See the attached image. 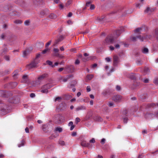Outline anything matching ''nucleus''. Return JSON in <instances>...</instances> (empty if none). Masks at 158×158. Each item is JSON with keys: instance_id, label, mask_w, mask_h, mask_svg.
<instances>
[{"instance_id": "nucleus-57", "label": "nucleus", "mask_w": 158, "mask_h": 158, "mask_svg": "<svg viewBox=\"0 0 158 158\" xmlns=\"http://www.w3.org/2000/svg\"><path fill=\"white\" fill-rule=\"evenodd\" d=\"M59 144L61 145H65L64 142L63 141L60 140L59 142Z\"/></svg>"}, {"instance_id": "nucleus-47", "label": "nucleus", "mask_w": 158, "mask_h": 158, "mask_svg": "<svg viewBox=\"0 0 158 158\" xmlns=\"http://www.w3.org/2000/svg\"><path fill=\"white\" fill-rule=\"evenodd\" d=\"M92 146V144H90L89 143H87L86 147H87L88 148H91Z\"/></svg>"}, {"instance_id": "nucleus-2", "label": "nucleus", "mask_w": 158, "mask_h": 158, "mask_svg": "<svg viewBox=\"0 0 158 158\" xmlns=\"http://www.w3.org/2000/svg\"><path fill=\"white\" fill-rule=\"evenodd\" d=\"M39 62L40 60H34L30 64L27 65V67L29 69L36 68L37 67V64Z\"/></svg>"}, {"instance_id": "nucleus-31", "label": "nucleus", "mask_w": 158, "mask_h": 158, "mask_svg": "<svg viewBox=\"0 0 158 158\" xmlns=\"http://www.w3.org/2000/svg\"><path fill=\"white\" fill-rule=\"evenodd\" d=\"M16 3L17 4H18L20 5H22V3L24 4V2L23 0H19L16 1Z\"/></svg>"}, {"instance_id": "nucleus-9", "label": "nucleus", "mask_w": 158, "mask_h": 158, "mask_svg": "<svg viewBox=\"0 0 158 158\" xmlns=\"http://www.w3.org/2000/svg\"><path fill=\"white\" fill-rule=\"evenodd\" d=\"M121 96L118 95H114L113 97V100L115 102H120L121 100Z\"/></svg>"}, {"instance_id": "nucleus-64", "label": "nucleus", "mask_w": 158, "mask_h": 158, "mask_svg": "<svg viewBox=\"0 0 158 158\" xmlns=\"http://www.w3.org/2000/svg\"><path fill=\"white\" fill-rule=\"evenodd\" d=\"M155 35L158 37V28H156L155 30Z\"/></svg>"}, {"instance_id": "nucleus-62", "label": "nucleus", "mask_w": 158, "mask_h": 158, "mask_svg": "<svg viewBox=\"0 0 158 158\" xmlns=\"http://www.w3.org/2000/svg\"><path fill=\"white\" fill-rule=\"evenodd\" d=\"M51 42V40H50L45 45L46 48H48V47L50 44Z\"/></svg>"}, {"instance_id": "nucleus-63", "label": "nucleus", "mask_w": 158, "mask_h": 158, "mask_svg": "<svg viewBox=\"0 0 158 158\" xmlns=\"http://www.w3.org/2000/svg\"><path fill=\"white\" fill-rule=\"evenodd\" d=\"M95 8V6L93 4H91L90 5V9L91 10H94Z\"/></svg>"}, {"instance_id": "nucleus-22", "label": "nucleus", "mask_w": 158, "mask_h": 158, "mask_svg": "<svg viewBox=\"0 0 158 158\" xmlns=\"http://www.w3.org/2000/svg\"><path fill=\"white\" fill-rule=\"evenodd\" d=\"M48 10L47 9H45L44 10H42L40 13L41 15L44 16L46 14L47 12H48Z\"/></svg>"}, {"instance_id": "nucleus-58", "label": "nucleus", "mask_w": 158, "mask_h": 158, "mask_svg": "<svg viewBox=\"0 0 158 158\" xmlns=\"http://www.w3.org/2000/svg\"><path fill=\"white\" fill-rule=\"evenodd\" d=\"M108 106L110 107H113L114 104L112 102H109L108 104Z\"/></svg>"}, {"instance_id": "nucleus-27", "label": "nucleus", "mask_w": 158, "mask_h": 158, "mask_svg": "<svg viewBox=\"0 0 158 158\" xmlns=\"http://www.w3.org/2000/svg\"><path fill=\"white\" fill-rule=\"evenodd\" d=\"M77 82L76 81L73 80L71 81L70 82V86L73 87L76 85Z\"/></svg>"}, {"instance_id": "nucleus-46", "label": "nucleus", "mask_w": 158, "mask_h": 158, "mask_svg": "<svg viewBox=\"0 0 158 158\" xmlns=\"http://www.w3.org/2000/svg\"><path fill=\"white\" fill-rule=\"evenodd\" d=\"M6 94L8 95V97H11L12 96V93L11 91L6 92Z\"/></svg>"}, {"instance_id": "nucleus-11", "label": "nucleus", "mask_w": 158, "mask_h": 158, "mask_svg": "<svg viewBox=\"0 0 158 158\" xmlns=\"http://www.w3.org/2000/svg\"><path fill=\"white\" fill-rule=\"evenodd\" d=\"M93 119L94 121L98 122H102L103 121L102 117L99 116H95L93 117Z\"/></svg>"}, {"instance_id": "nucleus-7", "label": "nucleus", "mask_w": 158, "mask_h": 158, "mask_svg": "<svg viewBox=\"0 0 158 158\" xmlns=\"http://www.w3.org/2000/svg\"><path fill=\"white\" fill-rule=\"evenodd\" d=\"M125 29L123 27H121L120 29L116 30L114 32V34L116 35L117 37H118L124 31Z\"/></svg>"}, {"instance_id": "nucleus-50", "label": "nucleus", "mask_w": 158, "mask_h": 158, "mask_svg": "<svg viewBox=\"0 0 158 158\" xmlns=\"http://www.w3.org/2000/svg\"><path fill=\"white\" fill-rule=\"evenodd\" d=\"M93 77V76L92 75H88L87 76V78L88 80H91Z\"/></svg>"}, {"instance_id": "nucleus-59", "label": "nucleus", "mask_w": 158, "mask_h": 158, "mask_svg": "<svg viewBox=\"0 0 158 158\" xmlns=\"http://www.w3.org/2000/svg\"><path fill=\"white\" fill-rule=\"evenodd\" d=\"M141 30V27L137 28L134 30V32H138L139 31Z\"/></svg>"}, {"instance_id": "nucleus-19", "label": "nucleus", "mask_w": 158, "mask_h": 158, "mask_svg": "<svg viewBox=\"0 0 158 158\" xmlns=\"http://www.w3.org/2000/svg\"><path fill=\"white\" fill-rule=\"evenodd\" d=\"M86 109V107L84 106H81L77 107L76 109V111H78L80 110H84Z\"/></svg>"}, {"instance_id": "nucleus-29", "label": "nucleus", "mask_w": 158, "mask_h": 158, "mask_svg": "<svg viewBox=\"0 0 158 158\" xmlns=\"http://www.w3.org/2000/svg\"><path fill=\"white\" fill-rule=\"evenodd\" d=\"M156 106V104L155 103H151L148 104L147 105L148 108L154 107Z\"/></svg>"}, {"instance_id": "nucleus-33", "label": "nucleus", "mask_w": 158, "mask_h": 158, "mask_svg": "<svg viewBox=\"0 0 158 158\" xmlns=\"http://www.w3.org/2000/svg\"><path fill=\"white\" fill-rule=\"evenodd\" d=\"M123 122L124 123H127L128 118L127 117H124L123 116Z\"/></svg>"}, {"instance_id": "nucleus-41", "label": "nucleus", "mask_w": 158, "mask_h": 158, "mask_svg": "<svg viewBox=\"0 0 158 158\" xmlns=\"http://www.w3.org/2000/svg\"><path fill=\"white\" fill-rule=\"evenodd\" d=\"M30 23V22L29 20H27L25 21L24 22V24L26 26H29Z\"/></svg>"}, {"instance_id": "nucleus-25", "label": "nucleus", "mask_w": 158, "mask_h": 158, "mask_svg": "<svg viewBox=\"0 0 158 158\" xmlns=\"http://www.w3.org/2000/svg\"><path fill=\"white\" fill-rule=\"evenodd\" d=\"M110 94V90L109 89L105 90L102 92V94L106 96L108 94Z\"/></svg>"}, {"instance_id": "nucleus-43", "label": "nucleus", "mask_w": 158, "mask_h": 158, "mask_svg": "<svg viewBox=\"0 0 158 158\" xmlns=\"http://www.w3.org/2000/svg\"><path fill=\"white\" fill-rule=\"evenodd\" d=\"M22 21L21 20H16L14 21V23L17 24H20L22 23Z\"/></svg>"}, {"instance_id": "nucleus-10", "label": "nucleus", "mask_w": 158, "mask_h": 158, "mask_svg": "<svg viewBox=\"0 0 158 158\" xmlns=\"http://www.w3.org/2000/svg\"><path fill=\"white\" fill-rule=\"evenodd\" d=\"M65 38L64 36L61 35H60L58 39L55 40L54 44L55 45L58 43L59 42L63 40Z\"/></svg>"}, {"instance_id": "nucleus-32", "label": "nucleus", "mask_w": 158, "mask_h": 158, "mask_svg": "<svg viewBox=\"0 0 158 158\" xmlns=\"http://www.w3.org/2000/svg\"><path fill=\"white\" fill-rule=\"evenodd\" d=\"M50 49L48 48H46L43 50L42 52V53L43 54H45L48 52H49Z\"/></svg>"}, {"instance_id": "nucleus-51", "label": "nucleus", "mask_w": 158, "mask_h": 158, "mask_svg": "<svg viewBox=\"0 0 158 158\" xmlns=\"http://www.w3.org/2000/svg\"><path fill=\"white\" fill-rule=\"evenodd\" d=\"M4 58L7 61H9L10 60V57L8 55H5L4 56Z\"/></svg>"}, {"instance_id": "nucleus-40", "label": "nucleus", "mask_w": 158, "mask_h": 158, "mask_svg": "<svg viewBox=\"0 0 158 158\" xmlns=\"http://www.w3.org/2000/svg\"><path fill=\"white\" fill-rule=\"evenodd\" d=\"M9 15L11 16H13L16 15V13L15 11L13 10V11H11L9 13Z\"/></svg>"}, {"instance_id": "nucleus-37", "label": "nucleus", "mask_w": 158, "mask_h": 158, "mask_svg": "<svg viewBox=\"0 0 158 158\" xmlns=\"http://www.w3.org/2000/svg\"><path fill=\"white\" fill-rule=\"evenodd\" d=\"M86 142L85 140L82 141L81 143V145L84 147H86Z\"/></svg>"}, {"instance_id": "nucleus-12", "label": "nucleus", "mask_w": 158, "mask_h": 158, "mask_svg": "<svg viewBox=\"0 0 158 158\" xmlns=\"http://www.w3.org/2000/svg\"><path fill=\"white\" fill-rule=\"evenodd\" d=\"M0 96L4 98H8V95L6 94V91L0 90Z\"/></svg>"}, {"instance_id": "nucleus-1", "label": "nucleus", "mask_w": 158, "mask_h": 158, "mask_svg": "<svg viewBox=\"0 0 158 158\" xmlns=\"http://www.w3.org/2000/svg\"><path fill=\"white\" fill-rule=\"evenodd\" d=\"M114 40V36L111 35L107 36L105 40L103 42L104 45L110 44H112Z\"/></svg>"}, {"instance_id": "nucleus-20", "label": "nucleus", "mask_w": 158, "mask_h": 158, "mask_svg": "<svg viewBox=\"0 0 158 158\" xmlns=\"http://www.w3.org/2000/svg\"><path fill=\"white\" fill-rule=\"evenodd\" d=\"M133 88H135L140 85V83L139 82L136 81L135 80L134 81V82L133 83Z\"/></svg>"}, {"instance_id": "nucleus-26", "label": "nucleus", "mask_w": 158, "mask_h": 158, "mask_svg": "<svg viewBox=\"0 0 158 158\" xmlns=\"http://www.w3.org/2000/svg\"><path fill=\"white\" fill-rule=\"evenodd\" d=\"M21 143H20L18 145V147H20L22 146H24L25 143V141L24 139H22L21 141Z\"/></svg>"}, {"instance_id": "nucleus-6", "label": "nucleus", "mask_w": 158, "mask_h": 158, "mask_svg": "<svg viewBox=\"0 0 158 158\" xmlns=\"http://www.w3.org/2000/svg\"><path fill=\"white\" fill-rule=\"evenodd\" d=\"M119 61V59L118 56L115 55L113 56V65L114 66H117Z\"/></svg>"}, {"instance_id": "nucleus-61", "label": "nucleus", "mask_w": 158, "mask_h": 158, "mask_svg": "<svg viewBox=\"0 0 158 158\" xmlns=\"http://www.w3.org/2000/svg\"><path fill=\"white\" fill-rule=\"evenodd\" d=\"M62 99V98L61 97H58L56 98L55 101H58L59 102H60V100Z\"/></svg>"}, {"instance_id": "nucleus-55", "label": "nucleus", "mask_w": 158, "mask_h": 158, "mask_svg": "<svg viewBox=\"0 0 158 158\" xmlns=\"http://www.w3.org/2000/svg\"><path fill=\"white\" fill-rule=\"evenodd\" d=\"M153 83L156 85H158V78H156L153 81Z\"/></svg>"}, {"instance_id": "nucleus-16", "label": "nucleus", "mask_w": 158, "mask_h": 158, "mask_svg": "<svg viewBox=\"0 0 158 158\" xmlns=\"http://www.w3.org/2000/svg\"><path fill=\"white\" fill-rule=\"evenodd\" d=\"M12 7V5L10 4H9L5 6L4 7V10L5 11H7Z\"/></svg>"}, {"instance_id": "nucleus-5", "label": "nucleus", "mask_w": 158, "mask_h": 158, "mask_svg": "<svg viewBox=\"0 0 158 158\" xmlns=\"http://www.w3.org/2000/svg\"><path fill=\"white\" fill-rule=\"evenodd\" d=\"M56 118L55 123L57 124H60L63 122L64 117L60 114H58Z\"/></svg>"}, {"instance_id": "nucleus-56", "label": "nucleus", "mask_w": 158, "mask_h": 158, "mask_svg": "<svg viewBox=\"0 0 158 158\" xmlns=\"http://www.w3.org/2000/svg\"><path fill=\"white\" fill-rule=\"evenodd\" d=\"M136 36V37H132L131 38V40L133 41H136V39H137Z\"/></svg>"}, {"instance_id": "nucleus-38", "label": "nucleus", "mask_w": 158, "mask_h": 158, "mask_svg": "<svg viewBox=\"0 0 158 158\" xmlns=\"http://www.w3.org/2000/svg\"><path fill=\"white\" fill-rule=\"evenodd\" d=\"M142 52L143 53L146 54L148 52V50L147 48H145L142 50Z\"/></svg>"}, {"instance_id": "nucleus-49", "label": "nucleus", "mask_w": 158, "mask_h": 158, "mask_svg": "<svg viewBox=\"0 0 158 158\" xmlns=\"http://www.w3.org/2000/svg\"><path fill=\"white\" fill-rule=\"evenodd\" d=\"M41 90V92L43 93L47 94L48 93V90L45 89H42Z\"/></svg>"}, {"instance_id": "nucleus-14", "label": "nucleus", "mask_w": 158, "mask_h": 158, "mask_svg": "<svg viewBox=\"0 0 158 158\" xmlns=\"http://www.w3.org/2000/svg\"><path fill=\"white\" fill-rule=\"evenodd\" d=\"M52 85L50 83L47 84L45 85H43L42 87V89H45L48 90L49 89H50L52 87Z\"/></svg>"}, {"instance_id": "nucleus-53", "label": "nucleus", "mask_w": 158, "mask_h": 158, "mask_svg": "<svg viewBox=\"0 0 158 158\" xmlns=\"http://www.w3.org/2000/svg\"><path fill=\"white\" fill-rule=\"evenodd\" d=\"M150 7H148L146 9L144 10V12L145 13H148L150 12Z\"/></svg>"}, {"instance_id": "nucleus-30", "label": "nucleus", "mask_w": 158, "mask_h": 158, "mask_svg": "<svg viewBox=\"0 0 158 158\" xmlns=\"http://www.w3.org/2000/svg\"><path fill=\"white\" fill-rule=\"evenodd\" d=\"M152 36L151 35H146L144 36V40H148L151 39Z\"/></svg>"}, {"instance_id": "nucleus-4", "label": "nucleus", "mask_w": 158, "mask_h": 158, "mask_svg": "<svg viewBox=\"0 0 158 158\" xmlns=\"http://www.w3.org/2000/svg\"><path fill=\"white\" fill-rule=\"evenodd\" d=\"M16 82H10L4 85V88L7 89H13L15 88L17 85Z\"/></svg>"}, {"instance_id": "nucleus-45", "label": "nucleus", "mask_w": 158, "mask_h": 158, "mask_svg": "<svg viewBox=\"0 0 158 158\" xmlns=\"http://www.w3.org/2000/svg\"><path fill=\"white\" fill-rule=\"evenodd\" d=\"M46 63L48 64L51 66L52 67V66L53 65L52 62L50 60H48L46 61Z\"/></svg>"}, {"instance_id": "nucleus-23", "label": "nucleus", "mask_w": 158, "mask_h": 158, "mask_svg": "<svg viewBox=\"0 0 158 158\" xmlns=\"http://www.w3.org/2000/svg\"><path fill=\"white\" fill-rule=\"evenodd\" d=\"M6 113V109L2 108L0 110V114L1 115H4Z\"/></svg>"}, {"instance_id": "nucleus-24", "label": "nucleus", "mask_w": 158, "mask_h": 158, "mask_svg": "<svg viewBox=\"0 0 158 158\" xmlns=\"http://www.w3.org/2000/svg\"><path fill=\"white\" fill-rule=\"evenodd\" d=\"M48 17L49 18L52 19H55L57 18L56 15L53 13L51 14Z\"/></svg>"}, {"instance_id": "nucleus-54", "label": "nucleus", "mask_w": 158, "mask_h": 158, "mask_svg": "<svg viewBox=\"0 0 158 158\" xmlns=\"http://www.w3.org/2000/svg\"><path fill=\"white\" fill-rule=\"evenodd\" d=\"M40 53H38L36 54V57L35 59H34L35 60H39L37 59L38 58L40 57Z\"/></svg>"}, {"instance_id": "nucleus-18", "label": "nucleus", "mask_w": 158, "mask_h": 158, "mask_svg": "<svg viewBox=\"0 0 158 158\" xmlns=\"http://www.w3.org/2000/svg\"><path fill=\"white\" fill-rule=\"evenodd\" d=\"M139 96L141 99L144 100L147 98L148 95L147 93H144L139 95Z\"/></svg>"}, {"instance_id": "nucleus-44", "label": "nucleus", "mask_w": 158, "mask_h": 158, "mask_svg": "<svg viewBox=\"0 0 158 158\" xmlns=\"http://www.w3.org/2000/svg\"><path fill=\"white\" fill-rule=\"evenodd\" d=\"M105 17V15H102L100 18H97V19L100 21H103V19Z\"/></svg>"}, {"instance_id": "nucleus-52", "label": "nucleus", "mask_w": 158, "mask_h": 158, "mask_svg": "<svg viewBox=\"0 0 158 158\" xmlns=\"http://www.w3.org/2000/svg\"><path fill=\"white\" fill-rule=\"evenodd\" d=\"M8 50L7 48H5L3 49L2 52L4 54H5L8 52Z\"/></svg>"}, {"instance_id": "nucleus-35", "label": "nucleus", "mask_w": 158, "mask_h": 158, "mask_svg": "<svg viewBox=\"0 0 158 158\" xmlns=\"http://www.w3.org/2000/svg\"><path fill=\"white\" fill-rule=\"evenodd\" d=\"M80 56L81 57H82V60L84 62H86V61H88V57H82V55H80Z\"/></svg>"}, {"instance_id": "nucleus-15", "label": "nucleus", "mask_w": 158, "mask_h": 158, "mask_svg": "<svg viewBox=\"0 0 158 158\" xmlns=\"http://www.w3.org/2000/svg\"><path fill=\"white\" fill-rule=\"evenodd\" d=\"M36 46L39 49H41L43 48L44 46V44L42 42H39L36 44Z\"/></svg>"}, {"instance_id": "nucleus-13", "label": "nucleus", "mask_w": 158, "mask_h": 158, "mask_svg": "<svg viewBox=\"0 0 158 158\" xmlns=\"http://www.w3.org/2000/svg\"><path fill=\"white\" fill-rule=\"evenodd\" d=\"M48 77V74L47 73H44L40 75L38 78V80L41 81L46 77Z\"/></svg>"}, {"instance_id": "nucleus-39", "label": "nucleus", "mask_w": 158, "mask_h": 158, "mask_svg": "<svg viewBox=\"0 0 158 158\" xmlns=\"http://www.w3.org/2000/svg\"><path fill=\"white\" fill-rule=\"evenodd\" d=\"M56 131H58L59 133H60L62 131V129L61 127H57L55 129Z\"/></svg>"}, {"instance_id": "nucleus-17", "label": "nucleus", "mask_w": 158, "mask_h": 158, "mask_svg": "<svg viewBox=\"0 0 158 158\" xmlns=\"http://www.w3.org/2000/svg\"><path fill=\"white\" fill-rule=\"evenodd\" d=\"M42 129L45 132H48V125L47 124H44L42 127Z\"/></svg>"}, {"instance_id": "nucleus-34", "label": "nucleus", "mask_w": 158, "mask_h": 158, "mask_svg": "<svg viewBox=\"0 0 158 158\" xmlns=\"http://www.w3.org/2000/svg\"><path fill=\"white\" fill-rule=\"evenodd\" d=\"M136 37L137 38L139 39L141 41H143L144 40V36H142L140 35L137 36Z\"/></svg>"}, {"instance_id": "nucleus-42", "label": "nucleus", "mask_w": 158, "mask_h": 158, "mask_svg": "<svg viewBox=\"0 0 158 158\" xmlns=\"http://www.w3.org/2000/svg\"><path fill=\"white\" fill-rule=\"evenodd\" d=\"M72 2V0H68L67 2L65 4V6L66 7H68L69 5Z\"/></svg>"}, {"instance_id": "nucleus-3", "label": "nucleus", "mask_w": 158, "mask_h": 158, "mask_svg": "<svg viewBox=\"0 0 158 158\" xmlns=\"http://www.w3.org/2000/svg\"><path fill=\"white\" fill-rule=\"evenodd\" d=\"M8 101L10 103L17 104L20 101V99L18 96H14L11 98H9Z\"/></svg>"}, {"instance_id": "nucleus-60", "label": "nucleus", "mask_w": 158, "mask_h": 158, "mask_svg": "<svg viewBox=\"0 0 158 158\" xmlns=\"http://www.w3.org/2000/svg\"><path fill=\"white\" fill-rule=\"evenodd\" d=\"M80 119L79 118H76L75 119V122L76 123V124H77L80 121Z\"/></svg>"}, {"instance_id": "nucleus-21", "label": "nucleus", "mask_w": 158, "mask_h": 158, "mask_svg": "<svg viewBox=\"0 0 158 158\" xmlns=\"http://www.w3.org/2000/svg\"><path fill=\"white\" fill-rule=\"evenodd\" d=\"M155 116V115L152 113H147L145 115V118H150L153 117Z\"/></svg>"}, {"instance_id": "nucleus-48", "label": "nucleus", "mask_w": 158, "mask_h": 158, "mask_svg": "<svg viewBox=\"0 0 158 158\" xmlns=\"http://www.w3.org/2000/svg\"><path fill=\"white\" fill-rule=\"evenodd\" d=\"M103 106V111H105L106 112H108V107L106 106H104V105Z\"/></svg>"}, {"instance_id": "nucleus-28", "label": "nucleus", "mask_w": 158, "mask_h": 158, "mask_svg": "<svg viewBox=\"0 0 158 158\" xmlns=\"http://www.w3.org/2000/svg\"><path fill=\"white\" fill-rule=\"evenodd\" d=\"M129 77L131 80H133L134 81L136 79V77L135 75L133 74H132L130 75Z\"/></svg>"}, {"instance_id": "nucleus-36", "label": "nucleus", "mask_w": 158, "mask_h": 158, "mask_svg": "<svg viewBox=\"0 0 158 158\" xmlns=\"http://www.w3.org/2000/svg\"><path fill=\"white\" fill-rule=\"evenodd\" d=\"M128 113V111L127 110L125 109L123 110V111H122V114L123 115H124L123 116L124 117H125V116H127V114Z\"/></svg>"}, {"instance_id": "nucleus-8", "label": "nucleus", "mask_w": 158, "mask_h": 158, "mask_svg": "<svg viewBox=\"0 0 158 158\" xmlns=\"http://www.w3.org/2000/svg\"><path fill=\"white\" fill-rule=\"evenodd\" d=\"M65 69L66 71L69 73H72L74 71V67L73 65H68L66 66Z\"/></svg>"}]
</instances>
